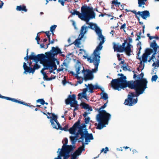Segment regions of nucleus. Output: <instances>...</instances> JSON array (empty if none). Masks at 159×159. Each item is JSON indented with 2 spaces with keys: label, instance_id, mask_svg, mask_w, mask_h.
Instances as JSON below:
<instances>
[{
  "label": "nucleus",
  "instance_id": "obj_14",
  "mask_svg": "<svg viewBox=\"0 0 159 159\" xmlns=\"http://www.w3.org/2000/svg\"><path fill=\"white\" fill-rule=\"evenodd\" d=\"M3 99H5L11 101L12 102L21 104L25 105L26 106L29 107H31L32 106L34 107H35L34 106H32V105H29L27 103L23 101H20L17 100V99L15 98H12L9 97H5L4 96Z\"/></svg>",
  "mask_w": 159,
  "mask_h": 159
},
{
  "label": "nucleus",
  "instance_id": "obj_40",
  "mask_svg": "<svg viewBox=\"0 0 159 159\" xmlns=\"http://www.w3.org/2000/svg\"><path fill=\"white\" fill-rule=\"evenodd\" d=\"M70 155L72 156V157L75 159H77L78 156H79L75 152H71Z\"/></svg>",
  "mask_w": 159,
  "mask_h": 159
},
{
  "label": "nucleus",
  "instance_id": "obj_34",
  "mask_svg": "<svg viewBox=\"0 0 159 159\" xmlns=\"http://www.w3.org/2000/svg\"><path fill=\"white\" fill-rule=\"evenodd\" d=\"M112 5L111 6V8L113 9L114 8V6L112 5V4L115 5L116 7H119V2H117V0H113L112 1Z\"/></svg>",
  "mask_w": 159,
  "mask_h": 159
},
{
  "label": "nucleus",
  "instance_id": "obj_37",
  "mask_svg": "<svg viewBox=\"0 0 159 159\" xmlns=\"http://www.w3.org/2000/svg\"><path fill=\"white\" fill-rule=\"evenodd\" d=\"M62 143L63 144V146L62 147V149H63V148L65 147L67 145L68 140V139L66 138H65L64 139L63 141H62Z\"/></svg>",
  "mask_w": 159,
  "mask_h": 159
},
{
  "label": "nucleus",
  "instance_id": "obj_63",
  "mask_svg": "<svg viewBox=\"0 0 159 159\" xmlns=\"http://www.w3.org/2000/svg\"><path fill=\"white\" fill-rule=\"evenodd\" d=\"M40 103L43 105H44L45 103V102L43 99H41Z\"/></svg>",
  "mask_w": 159,
  "mask_h": 159
},
{
  "label": "nucleus",
  "instance_id": "obj_41",
  "mask_svg": "<svg viewBox=\"0 0 159 159\" xmlns=\"http://www.w3.org/2000/svg\"><path fill=\"white\" fill-rule=\"evenodd\" d=\"M82 103L84 105H82L81 104H80V106H82V108H83L84 109H87L89 107V105L88 104L84 102H83Z\"/></svg>",
  "mask_w": 159,
  "mask_h": 159
},
{
  "label": "nucleus",
  "instance_id": "obj_53",
  "mask_svg": "<svg viewBox=\"0 0 159 159\" xmlns=\"http://www.w3.org/2000/svg\"><path fill=\"white\" fill-rule=\"evenodd\" d=\"M83 95H84L83 93H82V92L79 93L78 95V100L82 98H83Z\"/></svg>",
  "mask_w": 159,
  "mask_h": 159
},
{
  "label": "nucleus",
  "instance_id": "obj_11",
  "mask_svg": "<svg viewBox=\"0 0 159 159\" xmlns=\"http://www.w3.org/2000/svg\"><path fill=\"white\" fill-rule=\"evenodd\" d=\"M93 9V8L92 7L87 6L85 4L84 5L82 6L81 7V14L79 12V11H77L76 10H74L73 12H72L71 11L70 12V13H71L72 15H76L78 16L79 18V16H83L82 12H86L87 10L92 11Z\"/></svg>",
  "mask_w": 159,
  "mask_h": 159
},
{
  "label": "nucleus",
  "instance_id": "obj_57",
  "mask_svg": "<svg viewBox=\"0 0 159 159\" xmlns=\"http://www.w3.org/2000/svg\"><path fill=\"white\" fill-rule=\"evenodd\" d=\"M72 54V53H69V54H68L66 56V59L64 60V61H66L67 60H70L71 59L70 58L69 56L71 55Z\"/></svg>",
  "mask_w": 159,
  "mask_h": 159
},
{
  "label": "nucleus",
  "instance_id": "obj_42",
  "mask_svg": "<svg viewBox=\"0 0 159 159\" xmlns=\"http://www.w3.org/2000/svg\"><path fill=\"white\" fill-rule=\"evenodd\" d=\"M85 137L90 140H93L94 139L93 134L92 133L88 134L85 136Z\"/></svg>",
  "mask_w": 159,
  "mask_h": 159
},
{
  "label": "nucleus",
  "instance_id": "obj_27",
  "mask_svg": "<svg viewBox=\"0 0 159 159\" xmlns=\"http://www.w3.org/2000/svg\"><path fill=\"white\" fill-rule=\"evenodd\" d=\"M81 66V64L80 62L77 60L75 66L76 74H80V70Z\"/></svg>",
  "mask_w": 159,
  "mask_h": 159
},
{
  "label": "nucleus",
  "instance_id": "obj_55",
  "mask_svg": "<svg viewBox=\"0 0 159 159\" xmlns=\"http://www.w3.org/2000/svg\"><path fill=\"white\" fill-rule=\"evenodd\" d=\"M52 119L53 120H56L57 119V115H55L54 113H52Z\"/></svg>",
  "mask_w": 159,
  "mask_h": 159
},
{
  "label": "nucleus",
  "instance_id": "obj_21",
  "mask_svg": "<svg viewBox=\"0 0 159 159\" xmlns=\"http://www.w3.org/2000/svg\"><path fill=\"white\" fill-rule=\"evenodd\" d=\"M63 149H62V148H61L62 150H67L71 152L75 148V145H67L65 147L63 148Z\"/></svg>",
  "mask_w": 159,
  "mask_h": 159
},
{
  "label": "nucleus",
  "instance_id": "obj_23",
  "mask_svg": "<svg viewBox=\"0 0 159 159\" xmlns=\"http://www.w3.org/2000/svg\"><path fill=\"white\" fill-rule=\"evenodd\" d=\"M151 54L147 52L146 50H145V53L143 54L142 56V61L144 63L148 61V57Z\"/></svg>",
  "mask_w": 159,
  "mask_h": 159
},
{
  "label": "nucleus",
  "instance_id": "obj_31",
  "mask_svg": "<svg viewBox=\"0 0 159 159\" xmlns=\"http://www.w3.org/2000/svg\"><path fill=\"white\" fill-rule=\"evenodd\" d=\"M137 49L139 50L138 52L137 53V57H137L139 56V54L140 53V51L142 49L141 48V43L140 41H139L137 45Z\"/></svg>",
  "mask_w": 159,
  "mask_h": 159
},
{
  "label": "nucleus",
  "instance_id": "obj_10",
  "mask_svg": "<svg viewBox=\"0 0 159 159\" xmlns=\"http://www.w3.org/2000/svg\"><path fill=\"white\" fill-rule=\"evenodd\" d=\"M46 56L43 53L38 54L37 55H35L34 52H32L31 54L28 56L27 57V59H25L26 61H27L28 59L33 60V61L39 62L40 60L42 61L44 60L45 58L44 57H46Z\"/></svg>",
  "mask_w": 159,
  "mask_h": 159
},
{
  "label": "nucleus",
  "instance_id": "obj_52",
  "mask_svg": "<svg viewBox=\"0 0 159 159\" xmlns=\"http://www.w3.org/2000/svg\"><path fill=\"white\" fill-rule=\"evenodd\" d=\"M43 32L44 33L46 34L47 36V37L48 38V41H50V34H49V31H46V32Z\"/></svg>",
  "mask_w": 159,
  "mask_h": 159
},
{
  "label": "nucleus",
  "instance_id": "obj_24",
  "mask_svg": "<svg viewBox=\"0 0 159 159\" xmlns=\"http://www.w3.org/2000/svg\"><path fill=\"white\" fill-rule=\"evenodd\" d=\"M75 97L76 95L74 94H73L72 95H69L67 98L65 99V102L66 104H67V102H72L73 100H75Z\"/></svg>",
  "mask_w": 159,
  "mask_h": 159
},
{
  "label": "nucleus",
  "instance_id": "obj_5",
  "mask_svg": "<svg viewBox=\"0 0 159 159\" xmlns=\"http://www.w3.org/2000/svg\"><path fill=\"white\" fill-rule=\"evenodd\" d=\"M133 46L129 43H128L126 40H125L122 45H120V53L125 52L128 56H130L133 53V51L131 48Z\"/></svg>",
  "mask_w": 159,
  "mask_h": 159
},
{
  "label": "nucleus",
  "instance_id": "obj_19",
  "mask_svg": "<svg viewBox=\"0 0 159 159\" xmlns=\"http://www.w3.org/2000/svg\"><path fill=\"white\" fill-rule=\"evenodd\" d=\"M139 16L144 20H146L147 17H150V13L149 11L148 10H145L142 11H140Z\"/></svg>",
  "mask_w": 159,
  "mask_h": 159
},
{
  "label": "nucleus",
  "instance_id": "obj_6",
  "mask_svg": "<svg viewBox=\"0 0 159 159\" xmlns=\"http://www.w3.org/2000/svg\"><path fill=\"white\" fill-rule=\"evenodd\" d=\"M80 119L79 118L77 121L75 122L72 127L69 128V133L70 134L74 135V136L76 139L79 140V135L82 134L80 129L79 125L80 124Z\"/></svg>",
  "mask_w": 159,
  "mask_h": 159
},
{
  "label": "nucleus",
  "instance_id": "obj_35",
  "mask_svg": "<svg viewBox=\"0 0 159 159\" xmlns=\"http://www.w3.org/2000/svg\"><path fill=\"white\" fill-rule=\"evenodd\" d=\"M147 1H145L138 2V7H141L142 8H144L145 6H144V5L145 4V2Z\"/></svg>",
  "mask_w": 159,
  "mask_h": 159
},
{
  "label": "nucleus",
  "instance_id": "obj_20",
  "mask_svg": "<svg viewBox=\"0 0 159 159\" xmlns=\"http://www.w3.org/2000/svg\"><path fill=\"white\" fill-rule=\"evenodd\" d=\"M89 92H90L91 93H93V90L97 89L100 88V86L98 85L97 83L95 85H93L92 84H89Z\"/></svg>",
  "mask_w": 159,
  "mask_h": 159
},
{
  "label": "nucleus",
  "instance_id": "obj_25",
  "mask_svg": "<svg viewBox=\"0 0 159 159\" xmlns=\"http://www.w3.org/2000/svg\"><path fill=\"white\" fill-rule=\"evenodd\" d=\"M93 10L92 11L90 10H87V11H89L90 13H87V17L89 19H90L95 18L96 14L93 11Z\"/></svg>",
  "mask_w": 159,
  "mask_h": 159
},
{
  "label": "nucleus",
  "instance_id": "obj_12",
  "mask_svg": "<svg viewBox=\"0 0 159 159\" xmlns=\"http://www.w3.org/2000/svg\"><path fill=\"white\" fill-rule=\"evenodd\" d=\"M150 48H147L145 50L151 54L153 53V52H159V51H158V49L159 48V45L156 43V41L153 40L152 42L150 43Z\"/></svg>",
  "mask_w": 159,
  "mask_h": 159
},
{
  "label": "nucleus",
  "instance_id": "obj_61",
  "mask_svg": "<svg viewBox=\"0 0 159 159\" xmlns=\"http://www.w3.org/2000/svg\"><path fill=\"white\" fill-rule=\"evenodd\" d=\"M108 100H107V102L105 103L103 106L101 107V108H102V109L105 108L107 107V104L108 103Z\"/></svg>",
  "mask_w": 159,
  "mask_h": 159
},
{
  "label": "nucleus",
  "instance_id": "obj_13",
  "mask_svg": "<svg viewBox=\"0 0 159 159\" xmlns=\"http://www.w3.org/2000/svg\"><path fill=\"white\" fill-rule=\"evenodd\" d=\"M23 67L24 70V74H27L28 73H32V74H33L35 72V70L34 67H32L31 66H28L26 62L23 63Z\"/></svg>",
  "mask_w": 159,
  "mask_h": 159
},
{
  "label": "nucleus",
  "instance_id": "obj_33",
  "mask_svg": "<svg viewBox=\"0 0 159 159\" xmlns=\"http://www.w3.org/2000/svg\"><path fill=\"white\" fill-rule=\"evenodd\" d=\"M70 139L72 145H75L76 142L78 140V139H76L75 137L72 135L70 136Z\"/></svg>",
  "mask_w": 159,
  "mask_h": 159
},
{
  "label": "nucleus",
  "instance_id": "obj_62",
  "mask_svg": "<svg viewBox=\"0 0 159 159\" xmlns=\"http://www.w3.org/2000/svg\"><path fill=\"white\" fill-rule=\"evenodd\" d=\"M81 142L82 143V146L80 147V148H82L83 149H85L84 148L85 146V145L86 144V143H85L84 142V141H83Z\"/></svg>",
  "mask_w": 159,
  "mask_h": 159
},
{
  "label": "nucleus",
  "instance_id": "obj_44",
  "mask_svg": "<svg viewBox=\"0 0 159 159\" xmlns=\"http://www.w3.org/2000/svg\"><path fill=\"white\" fill-rule=\"evenodd\" d=\"M35 63L34 64V68L35 70H37L40 67V66L38 64V62L34 61Z\"/></svg>",
  "mask_w": 159,
  "mask_h": 159
},
{
  "label": "nucleus",
  "instance_id": "obj_30",
  "mask_svg": "<svg viewBox=\"0 0 159 159\" xmlns=\"http://www.w3.org/2000/svg\"><path fill=\"white\" fill-rule=\"evenodd\" d=\"M112 44L114 51L117 52H119V43L116 44V43L113 42L112 43Z\"/></svg>",
  "mask_w": 159,
  "mask_h": 159
},
{
  "label": "nucleus",
  "instance_id": "obj_58",
  "mask_svg": "<svg viewBox=\"0 0 159 159\" xmlns=\"http://www.w3.org/2000/svg\"><path fill=\"white\" fill-rule=\"evenodd\" d=\"M151 40L152 39H155L157 40H158L159 39V37L157 36H152L151 37H150Z\"/></svg>",
  "mask_w": 159,
  "mask_h": 159
},
{
  "label": "nucleus",
  "instance_id": "obj_50",
  "mask_svg": "<svg viewBox=\"0 0 159 159\" xmlns=\"http://www.w3.org/2000/svg\"><path fill=\"white\" fill-rule=\"evenodd\" d=\"M57 25H52L50 28V31L51 32H53L55 30L56 28L57 27Z\"/></svg>",
  "mask_w": 159,
  "mask_h": 159
},
{
  "label": "nucleus",
  "instance_id": "obj_46",
  "mask_svg": "<svg viewBox=\"0 0 159 159\" xmlns=\"http://www.w3.org/2000/svg\"><path fill=\"white\" fill-rule=\"evenodd\" d=\"M50 122L51 125L52 126V128L53 129H57V126L56 125L52 119H50Z\"/></svg>",
  "mask_w": 159,
  "mask_h": 159
},
{
  "label": "nucleus",
  "instance_id": "obj_22",
  "mask_svg": "<svg viewBox=\"0 0 159 159\" xmlns=\"http://www.w3.org/2000/svg\"><path fill=\"white\" fill-rule=\"evenodd\" d=\"M46 55H45V56H46V57H44L45 58V59L43 61L45 60H49V58L50 57L51 58L52 60L53 61H56L57 59L55 58V56L56 55H54V54H48V52H47L46 53Z\"/></svg>",
  "mask_w": 159,
  "mask_h": 159
},
{
  "label": "nucleus",
  "instance_id": "obj_16",
  "mask_svg": "<svg viewBox=\"0 0 159 159\" xmlns=\"http://www.w3.org/2000/svg\"><path fill=\"white\" fill-rule=\"evenodd\" d=\"M48 54H54L55 55H57L58 54L62 53L61 49L57 46L55 47H52L51 49L48 52Z\"/></svg>",
  "mask_w": 159,
  "mask_h": 159
},
{
  "label": "nucleus",
  "instance_id": "obj_7",
  "mask_svg": "<svg viewBox=\"0 0 159 159\" xmlns=\"http://www.w3.org/2000/svg\"><path fill=\"white\" fill-rule=\"evenodd\" d=\"M82 28H83V30L84 31L87 32L88 28H90L92 30H94L96 34L98 36L102 35V30L96 24H94L92 22L90 23L89 25L88 26H86L85 25H83L81 27Z\"/></svg>",
  "mask_w": 159,
  "mask_h": 159
},
{
  "label": "nucleus",
  "instance_id": "obj_54",
  "mask_svg": "<svg viewBox=\"0 0 159 159\" xmlns=\"http://www.w3.org/2000/svg\"><path fill=\"white\" fill-rule=\"evenodd\" d=\"M89 87L87 86V87H86V88L83 89V91L82 93H83V94H86V93L88 91V90H89Z\"/></svg>",
  "mask_w": 159,
  "mask_h": 159
},
{
  "label": "nucleus",
  "instance_id": "obj_18",
  "mask_svg": "<svg viewBox=\"0 0 159 159\" xmlns=\"http://www.w3.org/2000/svg\"><path fill=\"white\" fill-rule=\"evenodd\" d=\"M87 13H90V12L89 11H87L86 12H82L83 16H79V18L82 20L86 21L87 24L89 25L90 23L89 22V21L90 19L87 17Z\"/></svg>",
  "mask_w": 159,
  "mask_h": 159
},
{
  "label": "nucleus",
  "instance_id": "obj_8",
  "mask_svg": "<svg viewBox=\"0 0 159 159\" xmlns=\"http://www.w3.org/2000/svg\"><path fill=\"white\" fill-rule=\"evenodd\" d=\"M125 76L122 74H120V88L124 89L127 87L131 89V81H127Z\"/></svg>",
  "mask_w": 159,
  "mask_h": 159
},
{
  "label": "nucleus",
  "instance_id": "obj_59",
  "mask_svg": "<svg viewBox=\"0 0 159 159\" xmlns=\"http://www.w3.org/2000/svg\"><path fill=\"white\" fill-rule=\"evenodd\" d=\"M57 129H59L60 130H62V127L61 126L60 123H58V124H57Z\"/></svg>",
  "mask_w": 159,
  "mask_h": 159
},
{
  "label": "nucleus",
  "instance_id": "obj_29",
  "mask_svg": "<svg viewBox=\"0 0 159 159\" xmlns=\"http://www.w3.org/2000/svg\"><path fill=\"white\" fill-rule=\"evenodd\" d=\"M125 10L126 11V12H133V13L135 15V17L137 19V20L138 21H139V16H137V15H139V14L140 13V11H138V12H136V11L135 10H129L127 9H125Z\"/></svg>",
  "mask_w": 159,
  "mask_h": 159
},
{
  "label": "nucleus",
  "instance_id": "obj_32",
  "mask_svg": "<svg viewBox=\"0 0 159 159\" xmlns=\"http://www.w3.org/2000/svg\"><path fill=\"white\" fill-rule=\"evenodd\" d=\"M100 95H101V98L104 100H107L108 98V94L105 92L102 93Z\"/></svg>",
  "mask_w": 159,
  "mask_h": 159
},
{
  "label": "nucleus",
  "instance_id": "obj_60",
  "mask_svg": "<svg viewBox=\"0 0 159 159\" xmlns=\"http://www.w3.org/2000/svg\"><path fill=\"white\" fill-rule=\"evenodd\" d=\"M43 65L46 70H48L50 68V66L46 65L44 64H43Z\"/></svg>",
  "mask_w": 159,
  "mask_h": 159
},
{
  "label": "nucleus",
  "instance_id": "obj_43",
  "mask_svg": "<svg viewBox=\"0 0 159 159\" xmlns=\"http://www.w3.org/2000/svg\"><path fill=\"white\" fill-rule=\"evenodd\" d=\"M80 136L81 137L79 139V140H78V143L84 141V139L85 138V136H84L83 134H81Z\"/></svg>",
  "mask_w": 159,
  "mask_h": 159
},
{
  "label": "nucleus",
  "instance_id": "obj_56",
  "mask_svg": "<svg viewBox=\"0 0 159 159\" xmlns=\"http://www.w3.org/2000/svg\"><path fill=\"white\" fill-rule=\"evenodd\" d=\"M67 41H68V43H69V44L68 45H65V47H68L69 46H70L72 44H73V43H71L70 38H69L68 39Z\"/></svg>",
  "mask_w": 159,
  "mask_h": 159
},
{
  "label": "nucleus",
  "instance_id": "obj_17",
  "mask_svg": "<svg viewBox=\"0 0 159 159\" xmlns=\"http://www.w3.org/2000/svg\"><path fill=\"white\" fill-rule=\"evenodd\" d=\"M79 127L80 129V131L82 134H83L85 136L89 134L87 129V125L84 123H82L81 125L79 124Z\"/></svg>",
  "mask_w": 159,
  "mask_h": 159
},
{
  "label": "nucleus",
  "instance_id": "obj_15",
  "mask_svg": "<svg viewBox=\"0 0 159 159\" xmlns=\"http://www.w3.org/2000/svg\"><path fill=\"white\" fill-rule=\"evenodd\" d=\"M111 87L115 90L119 91V77L113 79L111 83Z\"/></svg>",
  "mask_w": 159,
  "mask_h": 159
},
{
  "label": "nucleus",
  "instance_id": "obj_28",
  "mask_svg": "<svg viewBox=\"0 0 159 159\" xmlns=\"http://www.w3.org/2000/svg\"><path fill=\"white\" fill-rule=\"evenodd\" d=\"M86 33V31H84L83 30V28H82L81 27V29L80 30V35H81V36L80 37H78V38L76 39L77 40H78L80 42V41L82 40V39L84 37V34Z\"/></svg>",
  "mask_w": 159,
  "mask_h": 159
},
{
  "label": "nucleus",
  "instance_id": "obj_49",
  "mask_svg": "<svg viewBox=\"0 0 159 159\" xmlns=\"http://www.w3.org/2000/svg\"><path fill=\"white\" fill-rule=\"evenodd\" d=\"M158 78V77L157 75H155L152 77L151 78V81H154L155 82L157 80Z\"/></svg>",
  "mask_w": 159,
  "mask_h": 159
},
{
  "label": "nucleus",
  "instance_id": "obj_45",
  "mask_svg": "<svg viewBox=\"0 0 159 159\" xmlns=\"http://www.w3.org/2000/svg\"><path fill=\"white\" fill-rule=\"evenodd\" d=\"M51 69H52L53 68H54L53 70H55L57 69V66L55 62H53L51 66H50Z\"/></svg>",
  "mask_w": 159,
  "mask_h": 159
},
{
  "label": "nucleus",
  "instance_id": "obj_9",
  "mask_svg": "<svg viewBox=\"0 0 159 159\" xmlns=\"http://www.w3.org/2000/svg\"><path fill=\"white\" fill-rule=\"evenodd\" d=\"M71 152L67 150H63L62 149L59 148L57 152L58 153L57 157L54 159H68L70 157Z\"/></svg>",
  "mask_w": 159,
  "mask_h": 159
},
{
  "label": "nucleus",
  "instance_id": "obj_4",
  "mask_svg": "<svg viewBox=\"0 0 159 159\" xmlns=\"http://www.w3.org/2000/svg\"><path fill=\"white\" fill-rule=\"evenodd\" d=\"M105 38L103 35H101L98 36V39L100 41L98 45L97 46L96 48L94 50L93 54L94 55V58L96 59L100 60V51L101 50L102 48V45L104 43L105 41Z\"/></svg>",
  "mask_w": 159,
  "mask_h": 159
},
{
  "label": "nucleus",
  "instance_id": "obj_51",
  "mask_svg": "<svg viewBox=\"0 0 159 159\" xmlns=\"http://www.w3.org/2000/svg\"><path fill=\"white\" fill-rule=\"evenodd\" d=\"M127 66L128 65H127L126 63H125V65L121 66V67L122 68L123 70L124 71H126L128 70L127 68Z\"/></svg>",
  "mask_w": 159,
  "mask_h": 159
},
{
  "label": "nucleus",
  "instance_id": "obj_2",
  "mask_svg": "<svg viewBox=\"0 0 159 159\" xmlns=\"http://www.w3.org/2000/svg\"><path fill=\"white\" fill-rule=\"evenodd\" d=\"M102 111L103 113H99L96 116V119L98 124H95V126L97 125L96 129L100 130L105 127L106 125H108L111 117V115L106 110Z\"/></svg>",
  "mask_w": 159,
  "mask_h": 159
},
{
  "label": "nucleus",
  "instance_id": "obj_3",
  "mask_svg": "<svg viewBox=\"0 0 159 159\" xmlns=\"http://www.w3.org/2000/svg\"><path fill=\"white\" fill-rule=\"evenodd\" d=\"M100 60L96 59V61L94 62L95 67L94 69H92L91 70L89 69H85L83 67V69L82 70V73L84 74V79L85 81L92 80L94 77L93 73H96L98 71V68L100 63Z\"/></svg>",
  "mask_w": 159,
  "mask_h": 159
},
{
  "label": "nucleus",
  "instance_id": "obj_1",
  "mask_svg": "<svg viewBox=\"0 0 159 159\" xmlns=\"http://www.w3.org/2000/svg\"><path fill=\"white\" fill-rule=\"evenodd\" d=\"M133 78L135 80H131V89H134L135 92H129L127 98L125 100L124 104L126 105L132 106L136 104L138 102L137 98H133L138 97L139 95L143 94L147 88L148 83L145 78L141 79L139 75L134 74Z\"/></svg>",
  "mask_w": 159,
  "mask_h": 159
},
{
  "label": "nucleus",
  "instance_id": "obj_39",
  "mask_svg": "<svg viewBox=\"0 0 159 159\" xmlns=\"http://www.w3.org/2000/svg\"><path fill=\"white\" fill-rule=\"evenodd\" d=\"M73 43L75 45V46L77 48H80V45L81 44V42L75 40V41L73 42Z\"/></svg>",
  "mask_w": 159,
  "mask_h": 159
},
{
  "label": "nucleus",
  "instance_id": "obj_26",
  "mask_svg": "<svg viewBox=\"0 0 159 159\" xmlns=\"http://www.w3.org/2000/svg\"><path fill=\"white\" fill-rule=\"evenodd\" d=\"M16 10L18 11H24L25 12H26L28 10L26 8V6L24 4L20 6H17L16 7Z\"/></svg>",
  "mask_w": 159,
  "mask_h": 159
},
{
  "label": "nucleus",
  "instance_id": "obj_48",
  "mask_svg": "<svg viewBox=\"0 0 159 159\" xmlns=\"http://www.w3.org/2000/svg\"><path fill=\"white\" fill-rule=\"evenodd\" d=\"M69 127L68 124L66 125L63 128H62V130H64L65 131H69V129H68Z\"/></svg>",
  "mask_w": 159,
  "mask_h": 159
},
{
  "label": "nucleus",
  "instance_id": "obj_47",
  "mask_svg": "<svg viewBox=\"0 0 159 159\" xmlns=\"http://www.w3.org/2000/svg\"><path fill=\"white\" fill-rule=\"evenodd\" d=\"M90 120V118L89 116H88L87 117H85L84 119V123L85 125L88 124Z\"/></svg>",
  "mask_w": 159,
  "mask_h": 159
},
{
  "label": "nucleus",
  "instance_id": "obj_38",
  "mask_svg": "<svg viewBox=\"0 0 159 159\" xmlns=\"http://www.w3.org/2000/svg\"><path fill=\"white\" fill-rule=\"evenodd\" d=\"M87 61H89V62L90 63H92V62H93V63H94V62H95V61H96V60L95 58H94V55H93V59H91V57H88L87 58Z\"/></svg>",
  "mask_w": 159,
  "mask_h": 159
},
{
  "label": "nucleus",
  "instance_id": "obj_64",
  "mask_svg": "<svg viewBox=\"0 0 159 159\" xmlns=\"http://www.w3.org/2000/svg\"><path fill=\"white\" fill-rule=\"evenodd\" d=\"M58 2L60 3L62 6H64V1L63 0H58Z\"/></svg>",
  "mask_w": 159,
  "mask_h": 159
},
{
  "label": "nucleus",
  "instance_id": "obj_36",
  "mask_svg": "<svg viewBox=\"0 0 159 159\" xmlns=\"http://www.w3.org/2000/svg\"><path fill=\"white\" fill-rule=\"evenodd\" d=\"M85 149L82 148H80V147H79L78 149L76 150L75 152H76V153H77L79 156L81 154L83 151Z\"/></svg>",
  "mask_w": 159,
  "mask_h": 159
}]
</instances>
